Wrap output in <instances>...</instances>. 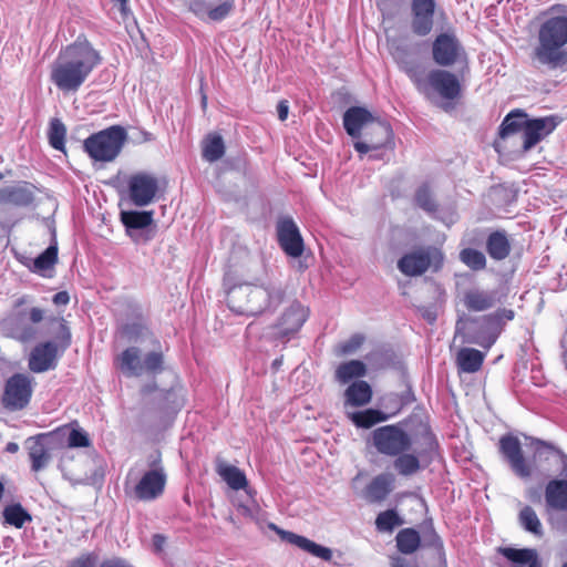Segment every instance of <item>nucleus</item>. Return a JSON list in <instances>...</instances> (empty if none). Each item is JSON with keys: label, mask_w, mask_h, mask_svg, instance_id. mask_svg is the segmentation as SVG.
I'll list each match as a JSON object with an SVG mask.
<instances>
[{"label": "nucleus", "mask_w": 567, "mask_h": 567, "mask_svg": "<svg viewBox=\"0 0 567 567\" xmlns=\"http://www.w3.org/2000/svg\"><path fill=\"white\" fill-rule=\"evenodd\" d=\"M102 62L101 52L80 34L59 51L50 68V81L62 92H76Z\"/></svg>", "instance_id": "f257e3e1"}, {"label": "nucleus", "mask_w": 567, "mask_h": 567, "mask_svg": "<svg viewBox=\"0 0 567 567\" xmlns=\"http://www.w3.org/2000/svg\"><path fill=\"white\" fill-rule=\"evenodd\" d=\"M226 302L236 315L254 317L266 311H275L284 301L286 291L281 285L268 281L266 284L234 282L233 277H224Z\"/></svg>", "instance_id": "f03ea898"}, {"label": "nucleus", "mask_w": 567, "mask_h": 567, "mask_svg": "<svg viewBox=\"0 0 567 567\" xmlns=\"http://www.w3.org/2000/svg\"><path fill=\"white\" fill-rule=\"evenodd\" d=\"M527 446L532 447L533 456L528 460L524 455L519 439L511 433L504 434L498 440V453L503 461L507 463L513 474L527 481L532 477L535 470L545 467L548 470L551 463L557 464L559 457H565V453L550 442L525 436Z\"/></svg>", "instance_id": "7ed1b4c3"}, {"label": "nucleus", "mask_w": 567, "mask_h": 567, "mask_svg": "<svg viewBox=\"0 0 567 567\" xmlns=\"http://www.w3.org/2000/svg\"><path fill=\"white\" fill-rule=\"evenodd\" d=\"M567 17L551 16L540 25L532 60L549 71L567 66Z\"/></svg>", "instance_id": "20e7f679"}, {"label": "nucleus", "mask_w": 567, "mask_h": 567, "mask_svg": "<svg viewBox=\"0 0 567 567\" xmlns=\"http://www.w3.org/2000/svg\"><path fill=\"white\" fill-rule=\"evenodd\" d=\"M410 80L426 99L440 97L445 102L455 101L462 95V85L456 74L444 69H432L421 74L409 70Z\"/></svg>", "instance_id": "39448f33"}, {"label": "nucleus", "mask_w": 567, "mask_h": 567, "mask_svg": "<svg viewBox=\"0 0 567 567\" xmlns=\"http://www.w3.org/2000/svg\"><path fill=\"white\" fill-rule=\"evenodd\" d=\"M515 317L513 309L501 308L493 313L471 321L465 341L488 350L498 339L508 321Z\"/></svg>", "instance_id": "423d86ee"}, {"label": "nucleus", "mask_w": 567, "mask_h": 567, "mask_svg": "<svg viewBox=\"0 0 567 567\" xmlns=\"http://www.w3.org/2000/svg\"><path fill=\"white\" fill-rule=\"evenodd\" d=\"M126 140V130L121 125H112L85 138L83 147L92 159L112 162L120 155Z\"/></svg>", "instance_id": "0eeeda50"}, {"label": "nucleus", "mask_w": 567, "mask_h": 567, "mask_svg": "<svg viewBox=\"0 0 567 567\" xmlns=\"http://www.w3.org/2000/svg\"><path fill=\"white\" fill-rule=\"evenodd\" d=\"M404 425L411 435V447L419 454L423 466H429L440 456V443L427 420L419 414H412L404 420Z\"/></svg>", "instance_id": "6e6552de"}, {"label": "nucleus", "mask_w": 567, "mask_h": 567, "mask_svg": "<svg viewBox=\"0 0 567 567\" xmlns=\"http://www.w3.org/2000/svg\"><path fill=\"white\" fill-rule=\"evenodd\" d=\"M116 365L128 378L141 377L144 373L159 374L164 371V355L159 351H151L141 359L137 347L126 348L117 358Z\"/></svg>", "instance_id": "1a4fd4ad"}, {"label": "nucleus", "mask_w": 567, "mask_h": 567, "mask_svg": "<svg viewBox=\"0 0 567 567\" xmlns=\"http://www.w3.org/2000/svg\"><path fill=\"white\" fill-rule=\"evenodd\" d=\"M411 435L404 420L396 424L383 425L371 432V443L382 455L396 456L411 450Z\"/></svg>", "instance_id": "9d476101"}, {"label": "nucleus", "mask_w": 567, "mask_h": 567, "mask_svg": "<svg viewBox=\"0 0 567 567\" xmlns=\"http://www.w3.org/2000/svg\"><path fill=\"white\" fill-rule=\"evenodd\" d=\"M444 265V254L435 246H426L404 254L398 260V269L408 277H417L429 269L436 272Z\"/></svg>", "instance_id": "9b49d317"}, {"label": "nucleus", "mask_w": 567, "mask_h": 567, "mask_svg": "<svg viewBox=\"0 0 567 567\" xmlns=\"http://www.w3.org/2000/svg\"><path fill=\"white\" fill-rule=\"evenodd\" d=\"M148 467L133 488L134 497L141 502H153L159 498L167 483V474L158 451L148 457Z\"/></svg>", "instance_id": "f8f14e48"}, {"label": "nucleus", "mask_w": 567, "mask_h": 567, "mask_svg": "<svg viewBox=\"0 0 567 567\" xmlns=\"http://www.w3.org/2000/svg\"><path fill=\"white\" fill-rule=\"evenodd\" d=\"M44 319V310L32 307L28 311H17L0 320V329L8 336L20 341L30 342L38 336V329L31 323H40Z\"/></svg>", "instance_id": "ddd939ff"}, {"label": "nucleus", "mask_w": 567, "mask_h": 567, "mask_svg": "<svg viewBox=\"0 0 567 567\" xmlns=\"http://www.w3.org/2000/svg\"><path fill=\"white\" fill-rule=\"evenodd\" d=\"M33 390L34 379L31 375L14 373L4 383L1 403L9 411H21L29 405Z\"/></svg>", "instance_id": "4468645a"}, {"label": "nucleus", "mask_w": 567, "mask_h": 567, "mask_svg": "<svg viewBox=\"0 0 567 567\" xmlns=\"http://www.w3.org/2000/svg\"><path fill=\"white\" fill-rule=\"evenodd\" d=\"M432 59L441 68L467 63V54L454 32H443L432 42Z\"/></svg>", "instance_id": "2eb2a0df"}, {"label": "nucleus", "mask_w": 567, "mask_h": 567, "mask_svg": "<svg viewBox=\"0 0 567 567\" xmlns=\"http://www.w3.org/2000/svg\"><path fill=\"white\" fill-rule=\"evenodd\" d=\"M362 138L353 143L354 150L361 155L383 147L392 148L393 130L388 122L374 120L363 133Z\"/></svg>", "instance_id": "dca6fc26"}, {"label": "nucleus", "mask_w": 567, "mask_h": 567, "mask_svg": "<svg viewBox=\"0 0 567 567\" xmlns=\"http://www.w3.org/2000/svg\"><path fill=\"white\" fill-rule=\"evenodd\" d=\"M187 10L203 21L220 22L235 10V0H187Z\"/></svg>", "instance_id": "f3484780"}, {"label": "nucleus", "mask_w": 567, "mask_h": 567, "mask_svg": "<svg viewBox=\"0 0 567 567\" xmlns=\"http://www.w3.org/2000/svg\"><path fill=\"white\" fill-rule=\"evenodd\" d=\"M277 240L282 251L292 258H299L305 250L303 238L293 219L285 216L276 225Z\"/></svg>", "instance_id": "a211bd4d"}, {"label": "nucleus", "mask_w": 567, "mask_h": 567, "mask_svg": "<svg viewBox=\"0 0 567 567\" xmlns=\"http://www.w3.org/2000/svg\"><path fill=\"white\" fill-rule=\"evenodd\" d=\"M38 188L30 182L20 181L12 185L0 187V204L21 208L34 206Z\"/></svg>", "instance_id": "6ab92c4d"}, {"label": "nucleus", "mask_w": 567, "mask_h": 567, "mask_svg": "<svg viewBox=\"0 0 567 567\" xmlns=\"http://www.w3.org/2000/svg\"><path fill=\"white\" fill-rule=\"evenodd\" d=\"M435 0H412L411 29L417 37H426L434 25Z\"/></svg>", "instance_id": "aec40b11"}, {"label": "nucleus", "mask_w": 567, "mask_h": 567, "mask_svg": "<svg viewBox=\"0 0 567 567\" xmlns=\"http://www.w3.org/2000/svg\"><path fill=\"white\" fill-rule=\"evenodd\" d=\"M158 189L157 181L148 174H135L128 179L130 199L135 206L150 205Z\"/></svg>", "instance_id": "412c9836"}, {"label": "nucleus", "mask_w": 567, "mask_h": 567, "mask_svg": "<svg viewBox=\"0 0 567 567\" xmlns=\"http://www.w3.org/2000/svg\"><path fill=\"white\" fill-rule=\"evenodd\" d=\"M309 316V310L299 301H293L281 315L275 326L278 338H287L300 330Z\"/></svg>", "instance_id": "4be33fe9"}, {"label": "nucleus", "mask_w": 567, "mask_h": 567, "mask_svg": "<svg viewBox=\"0 0 567 567\" xmlns=\"http://www.w3.org/2000/svg\"><path fill=\"white\" fill-rule=\"evenodd\" d=\"M560 123V117L549 115L528 120L523 132V148L528 151L539 141L549 135Z\"/></svg>", "instance_id": "5701e85b"}, {"label": "nucleus", "mask_w": 567, "mask_h": 567, "mask_svg": "<svg viewBox=\"0 0 567 567\" xmlns=\"http://www.w3.org/2000/svg\"><path fill=\"white\" fill-rule=\"evenodd\" d=\"M268 527L271 530L276 532L281 538V540L295 545L296 547L302 549L303 551L315 557H318L324 561H330L332 559V550L329 547L319 545L305 536L281 529L274 523H270Z\"/></svg>", "instance_id": "b1692460"}, {"label": "nucleus", "mask_w": 567, "mask_h": 567, "mask_svg": "<svg viewBox=\"0 0 567 567\" xmlns=\"http://www.w3.org/2000/svg\"><path fill=\"white\" fill-rule=\"evenodd\" d=\"M58 344L45 341L37 344L30 353L28 367L34 373L55 369L59 357Z\"/></svg>", "instance_id": "393cba45"}, {"label": "nucleus", "mask_w": 567, "mask_h": 567, "mask_svg": "<svg viewBox=\"0 0 567 567\" xmlns=\"http://www.w3.org/2000/svg\"><path fill=\"white\" fill-rule=\"evenodd\" d=\"M49 437L50 434L41 433L34 436H30L25 441L32 472L38 473L44 470L51 461V453L48 442Z\"/></svg>", "instance_id": "a878e982"}, {"label": "nucleus", "mask_w": 567, "mask_h": 567, "mask_svg": "<svg viewBox=\"0 0 567 567\" xmlns=\"http://www.w3.org/2000/svg\"><path fill=\"white\" fill-rule=\"evenodd\" d=\"M374 120L365 107L351 106L343 114V127L348 135L359 141Z\"/></svg>", "instance_id": "bb28decb"}, {"label": "nucleus", "mask_w": 567, "mask_h": 567, "mask_svg": "<svg viewBox=\"0 0 567 567\" xmlns=\"http://www.w3.org/2000/svg\"><path fill=\"white\" fill-rule=\"evenodd\" d=\"M393 488L394 476L390 473H381L365 486L363 497L368 503L380 504L386 499Z\"/></svg>", "instance_id": "cd10ccee"}, {"label": "nucleus", "mask_w": 567, "mask_h": 567, "mask_svg": "<svg viewBox=\"0 0 567 567\" xmlns=\"http://www.w3.org/2000/svg\"><path fill=\"white\" fill-rule=\"evenodd\" d=\"M501 301L497 290L470 289L465 291L463 302L467 310L481 312L488 310Z\"/></svg>", "instance_id": "c85d7f7f"}, {"label": "nucleus", "mask_w": 567, "mask_h": 567, "mask_svg": "<svg viewBox=\"0 0 567 567\" xmlns=\"http://www.w3.org/2000/svg\"><path fill=\"white\" fill-rule=\"evenodd\" d=\"M497 550L513 563L512 567H542L538 553L534 548L499 547Z\"/></svg>", "instance_id": "c756f323"}, {"label": "nucleus", "mask_w": 567, "mask_h": 567, "mask_svg": "<svg viewBox=\"0 0 567 567\" xmlns=\"http://www.w3.org/2000/svg\"><path fill=\"white\" fill-rule=\"evenodd\" d=\"M372 395V388L367 381L355 380L344 390V409L364 406L370 403Z\"/></svg>", "instance_id": "7c9ffc66"}, {"label": "nucleus", "mask_w": 567, "mask_h": 567, "mask_svg": "<svg viewBox=\"0 0 567 567\" xmlns=\"http://www.w3.org/2000/svg\"><path fill=\"white\" fill-rule=\"evenodd\" d=\"M486 251L495 261L505 260L512 251V244L505 230L492 231L486 238Z\"/></svg>", "instance_id": "2f4dec72"}, {"label": "nucleus", "mask_w": 567, "mask_h": 567, "mask_svg": "<svg viewBox=\"0 0 567 567\" xmlns=\"http://www.w3.org/2000/svg\"><path fill=\"white\" fill-rule=\"evenodd\" d=\"M545 499L549 507L567 512V481L551 480L545 489Z\"/></svg>", "instance_id": "473e14b6"}, {"label": "nucleus", "mask_w": 567, "mask_h": 567, "mask_svg": "<svg viewBox=\"0 0 567 567\" xmlns=\"http://www.w3.org/2000/svg\"><path fill=\"white\" fill-rule=\"evenodd\" d=\"M485 353L474 348H462L456 354V365L460 372L475 373L481 370Z\"/></svg>", "instance_id": "72a5a7b5"}, {"label": "nucleus", "mask_w": 567, "mask_h": 567, "mask_svg": "<svg viewBox=\"0 0 567 567\" xmlns=\"http://www.w3.org/2000/svg\"><path fill=\"white\" fill-rule=\"evenodd\" d=\"M347 417L357 426L361 429H370L373 425L384 422L389 419V414L375 410L367 409L363 411L348 412L346 411Z\"/></svg>", "instance_id": "f704fd0d"}, {"label": "nucleus", "mask_w": 567, "mask_h": 567, "mask_svg": "<svg viewBox=\"0 0 567 567\" xmlns=\"http://www.w3.org/2000/svg\"><path fill=\"white\" fill-rule=\"evenodd\" d=\"M395 471L402 476H412L417 473L423 466V463L415 452H403L395 456L393 462Z\"/></svg>", "instance_id": "c9c22d12"}, {"label": "nucleus", "mask_w": 567, "mask_h": 567, "mask_svg": "<svg viewBox=\"0 0 567 567\" xmlns=\"http://www.w3.org/2000/svg\"><path fill=\"white\" fill-rule=\"evenodd\" d=\"M223 480L235 491L246 489L250 497H252V489L248 487V482L245 473L234 465H225L218 471Z\"/></svg>", "instance_id": "e433bc0d"}, {"label": "nucleus", "mask_w": 567, "mask_h": 567, "mask_svg": "<svg viewBox=\"0 0 567 567\" xmlns=\"http://www.w3.org/2000/svg\"><path fill=\"white\" fill-rule=\"evenodd\" d=\"M528 118L526 113L520 110H515L508 113L503 120L499 126V136L502 138L507 137L508 135L524 132L525 125Z\"/></svg>", "instance_id": "4c0bfd02"}, {"label": "nucleus", "mask_w": 567, "mask_h": 567, "mask_svg": "<svg viewBox=\"0 0 567 567\" xmlns=\"http://www.w3.org/2000/svg\"><path fill=\"white\" fill-rule=\"evenodd\" d=\"M153 215L152 210L146 212H137V210H128L123 212L121 214V219L126 229H146L153 228Z\"/></svg>", "instance_id": "58836bf2"}, {"label": "nucleus", "mask_w": 567, "mask_h": 567, "mask_svg": "<svg viewBox=\"0 0 567 567\" xmlns=\"http://www.w3.org/2000/svg\"><path fill=\"white\" fill-rule=\"evenodd\" d=\"M395 540L398 550L405 555L415 553L421 546L420 533L411 527L401 529L396 534Z\"/></svg>", "instance_id": "ea45409f"}, {"label": "nucleus", "mask_w": 567, "mask_h": 567, "mask_svg": "<svg viewBox=\"0 0 567 567\" xmlns=\"http://www.w3.org/2000/svg\"><path fill=\"white\" fill-rule=\"evenodd\" d=\"M367 373L365 364L360 360H350L339 364L336 370V379L344 384L352 379L362 378Z\"/></svg>", "instance_id": "a19ab883"}, {"label": "nucleus", "mask_w": 567, "mask_h": 567, "mask_svg": "<svg viewBox=\"0 0 567 567\" xmlns=\"http://www.w3.org/2000/svg\"><path fill=\"white\" fill-rule=\"evenodd\" d=\"M4 523L16 528H22L32 520L30 513L20 504L14 503L4 507L2 512Z\"/></svg>", "instance_id": "79ce46f5"}, {"label": "nucleus", "mask_w": 567, "mask_h": 567, "mask_svg": "<svg viewBox=\"0 0 567 567\" xmlns=\"http://www.w3.org/2000/svg\"><path fill=\"white\" fill-rule=\"evenodd\" d=\"M52 324H56V328L53 330V340L58 344V350L63 353L72 342V333L69 327L68 321L62 317H55L50 320Z\"/></svg>", "instance_id": "37998d69"}, {"label": "nucleus", "mask_w": 567, "mask_h": 567, "mask_svg": "<svg viewBox=\"0 0 567 567\" xmlns=\"http://www.w3.org/2000/svg\"><path fill=\"white\" fill-rule=\"evenodd\" d=\"M518 523L523 529L533 534L536 537H542L544 534L543 525L533 507L526 505L518 514Z\"/></svg>", "instance_id": "c03bdc74"}, {"label": "nucleus", "mask_w": 567, "mask_h": 567, "mask_svg": "<svg viewBox=\"0 0 567 567\" xmlns=\"http://www.w3.org/2000/svg\"><path fill=\"white\" fill-rule=\"evenodd\" d=\"M58 262V245L51 244L43 252H41L34 260L31 270L44 276L47 270H51Z\"/></svg>", "instance_id": "a18cd8bd"}, {"label": "nucleus", "mask_w": 567, "mask_h": 567, "mask_svg": "<svg viewBox=\"0 0 567 567\" xmlns=\"http://www.w3.org/2000/svg\"><path fill=\"white\" fill-rule=\"evenodd\" d=\"M66 127L60 118H52L49 124V144L56 151L65 152Z\"/></svg>", "instance_id": "49530a36"}, {"label": "nucleus", "mask_w": 567, "mask_h": 567, "mask_svg": "<svg viewBox=\"0 0 567 567\" xmlns=\"http://www.w3.org/2000/svg\"><path fill=\"white\" fill-rule=\"evenodd\" d=\"M414 203L419 208L423 209L430 215L435 214L439 209V205L434 199L431 188L427 184H423L416 189L414 194Z\"/></svg>", "instance_id": "de8ad7c7"}, {"label": "nucleus", "mask_w": 567, "mask_h": 567, "mask_svg": "<svg viewBox=\"0 0 567 567\" xmlns=\"http://www.w3.org/2000/svg\"><path fill=\"white\" fill-rule=\"evenodd\" d=\"M460 260L473 271H481L486 268L485 255L474 248H464L460 251Z\"/></svg>", "instance_id": "09e8293b"}, {"label": "nucleus", "mask_w": 567, "mask_h": 567, "mask_svg": "<svg viewBox=\"0 0 567 567\" xmlns=\"http://www.w3.org/2000/svg\"><path fill=\"white\" fill-rule=\"evenodd\" d=\"M225 154V144L220 135H212L203 147V157L210 163L217 162Z\"/></svg>", "instance_id": "8fccbe9b"}, {"label": "nucleus", "mask_w": 567, "mask_h": 567, "mask_svg": "<svg viewBox=\"0 0 567 567\" xmlns=\"http://www.w3.org/2000/svg\"><path fill=\"white\" fill-rule=\"evenodd\" d=\"M421 546L432 548L439 554L444 553V544L440 535L436 533L432 520L424 525L421 535Z\"/></svg>", "instance_id": "3c124183"}, {"label": "nucleus", "mask_w": 567, "mask_h": 567, "mask_svg": "<svg viewBox=\"0 0 567 567\" xmlns=\"http://www.w3.org/2000/svg\"><path fill=\"white\" fill-rule=\"evenodd\" d=\"M395 62L400 69L410 78V71H416L419 74L424 70L419 63L410 59L408 47H396L392 52Z\"/></svg>", "instance_id": "603ef678"}, {"label": "nucleus", "mask_w": 567, "mask_h": 567, "mask_svg": "<svg viewBox=\"0 0 567 567\" xmlns=\"http://www.w3.org/2000/svg\"><path fill=\"white\" fill-rule=\"evenodd\" d=\"M402 524V519L394 509L381 512L375 519V528L379 532H392Z\"/></svg>", "instance_id": "864d4df0"}, {"label": "nucleus", "mask_w": 567, "mask_h": 567, "mask_svg": "<svg viewBox=\"0 0 567 567\" xmlns=\"http://www.w3.org/2000/svg\"><path fill=\"white\" fill-rule=\"evenodd\" d=\"M68 445L70 447H87L91 445V440L84 430L72 429L68 436Z\"/></svg>", "instance_id": "5fc2aeb1"}, {"label": "nucleus", "mask_w": 567, "mask_h": 567, "mask_svg": "<svg viewBox=\"0 0 567 567\" xmlns=\"http://www.w3.org/2000/svg\"><path fill=\"white\" fill-rule=\"evenodd\" d=\"M126 233L135 244L145 245L155 237L156 230L155 228L126 229Z\"/></svg>", "instance_id": "6e6d98bb"}, {"label": "nucleus", "mask_w": 567, "mask_h": 567, "mask_svg": "<svg viewBox=\"0 0 567 567\" xmlns=\"http://www.w3.org/2000/svg\"><path fill=\"white\" fill-rule=\"evenodd\" d=\"M144 329L145 326L142 322L135 321L123 324L121 333L128 340H136L142 336Z\"/></svg>", "instance_id": "4d7b16f0"}, {"label": "nucleus", "mask_w": 567, "mask_h": 567, "mask_svg": "<svg viewBox=\"0 0 567 567\" xmlns=\"http://www.w3.org/2000/svg\"><path fill=\"white\" fill-rule=\"evenodd\" d=\"M97 555L94 553L83 554L69 561L66 567H96Z\"/></svg>", "instance_id": "13d9d810"}, {"label": "nucleus", "mask_w": 567, "mask_h": 567, "mask_svg": "<svg viewBox=\"0 0 567 567\" xmlns=\"http://www.w3.org/2000/svg\"><path fill=\"white\" fill-rule=\"evenodd\" d=\"M364 341V337L357 333L353 334L348 341L343 342L339 347V354H350L361 347Z\"/></svg>", "instance_id": "bf43d9fd"}, {"label": "nucleus", "mask_w": 567, "mask_h": 567, "mask_svg": "<svg viewBox=\"0 0 567 567\" xmlns=\"http://www.w3.org/2000/svg\"><path fill=\"white\" fill-rule=\"evenodd\" d=\"M420 316L430 324H433L437 319V310L434 305L416 307Z\"/></svg>", "instance_id": "052dcab7"}, {"label": "nucleus", "mask_w": 567, "mask_h": 567, "mask_svg": "<svg viewBox=\"0 0 567 567\" xmlns=\"http://www.w3.org/2000/svg\"><path fill=\"white\" fill-rule=\"evenodd\" d=\"M415 401V396L413 394V391L411 389V386H409L401 395H400V403H399V406L396 409V411L393 413L395 414L396 412H399L403 406L405 405H409L411 404L412 402Z\"/></svg>", "instance_id": "680f3d73"}, {"label": "nucleus", "mask_w": 567, "mask_h": 567, "mask_svg": "<svg viewBox=\"0 0 567 567\" xmlns=\"http://www.w3.org/2000/svg\"><path fill=\"white\" fill-rule=\"evenodd\" d=\"M100 567H133L126 560L114 557L110 559H105L100 564Z\"/></svg>", "instance_id": "e2e57ef3"}, {"label": "nucleus", "mask_w": 567, "mask_h": 567, "mask_svg": "<svg viewBox=\"0 0 567 567\" xmlns=\"http://www.w3.org/2000/svg\"><path fill=\"white\" fill-rule=\"evenodd\" d=\"M289 105L288 101L281 100L277 105V113L280 121H286L288 117Z\"/></svg>", "instance_id": "0e129e2a"}, {"label": "nucleus", "mask_w": 567, "mask_h": 567, "mask_svg": "<svg viewBox=\"0 0 567 567\" xmlns=\"http://www.w3.org/2000/svg\"><path fill=\"white\" fill-rule=\"evenodd\" d=\"M52 301L56 306H66L70 301V296L66 291H59L53 296Z\"/></svg>", "instance_id": "69168bd1"}, {"label": "nucleus", "mask_w": 567, "mask_h": 567, "mask_svg": "<svg viewBox=\"0 0 567 567\" xmlns=\"http://www.w3.org/2000/svg\"><path fill=\"white\" fill-rule=\"evenodd\" d=\"M31 301H32V298L29 295H23V296L17 298L12 305V309H13L12 312L22 311L21 307L30 303Z\"/></svg>", "instance_id": "338daca9"}, {"label": "nucleus", "mask_w": 567, "mask_h": 567, "mask_svg": "<svg viewBox=\"0 0 567 567\" xmlns=\"http://www.w3.org/2000/svg\"><path fill=\"white\" fill-rule=\"evenodd\" d=\"M257 508H258V506L256 504H254L252 507H250L248 505H239V511L241 512V514L244 516H247L250 518H254V515H255V512Z\"/></svg>", "instance_id": "774afa93"}]
</instances>
